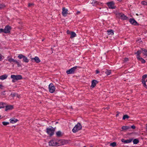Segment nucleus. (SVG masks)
<instances>
[{"label": "nucleus", "instance_id": "f257e3e1", "mask_svg": "<svg viewBox=\"0 0 147 147\" xmlns=\"http://www.w3.org/2000/svg\"><path fill=\"white\" fill-rule=\"evenodd\" d=\"M82 126L80 123H78L72 129V131L73 133H76L81 129Z\"/></svg>", "mask_w": 147, "mask_h": 147}, {"label": "nucleus", "instance_id": "f03ea898", "mask_svg": "<svg viewBox=\"0 0 147 147\" xmlns=\"http://www.w3.org/2000/svg\"><path fill=\"white\" fill-rule=\"evenodd\" d=\"M116 14L117 17L122 20H126L128 19V18L122 13H117Z\"/></svg>", "mask_w": 147, "mask_h": 147}, {"label": "nucleus", "instance_id": "7ed1b4c3", "mask_svg": "<svg viewBox=\"0 0 147 147\" xmlns=\"http://www.w3.org/2000/svg\"><path fill=\"white\" fill-rule=\"evenodd\" d=\"M47 132V134L50 136H53L55 131V129L51 127H47L46 129Z\"/></svg>", "mask_w": 147, "mask_h": 147}, {"label": "nucleus", "instance_id": "20e7f679", "mask_svg": "<svg viewBox=\"0 0 147 147\" xmlns=\"http://www.w3.org/2000/svg\"><path fill=\"white\" fill-rule=\"evenodd\" d=\"M18 57L19 59H23V61L24 62L28 63L29 62L28 59L26 57L22 54H19Z\"/></svg>", "mask_w": 147, "mask_h": 147}, {"label": "nucleus", "instance_id": "39448f33", "mask_svg": "<svg viewBox=\"0 0 147 147\" xmlns=\"http://www.w3.org/2000/svg\"><path fill=\"white\" fill-rule=\"evenodd\" d=\"M11 29V26L9 25L6 26L4 29H3V32L5 34L9 33L10 32Z\"/></svg>", "mask_w": 147, "mask_h": 147}, {"label": "nucleus", "instance_id": "423d86ee", "mask_svg": "<svg viewBox=\"0 0 147 147\" xmlns=\"http://www.w3.org/2000/svg\"><path fill=\"white\" fill-rule=\"evenodd\" d=\"M49 92L51 93H53L55 90V88L52 83H51L49 86Z\"/></svg>", "mask_w": 147, "mask_h": 147}, {"label": "nucleus", "instance_id": "0eeeda50", "mask_svg": "<svg viewBox=\"0 0 147 147\" xmlns=\"http://www.w3.org/2000/svg\"><path fill=\"white\" fill-rule=\"evenodd\" d=\"M77 68V66H75L69 70L66 71V73L68 74H73L74 73L75 71Z\"/></svg>", "mask_w": 147, "mask_h": 147}, {"label": "nucleus", "instance_id": "6e6552de", "mask_svg": "<svg viewBox=\"0 0 147 147\" xmlns=\"http://www.w3.org/2000/svg\"><path fill=\"white\" fill-rule=\"evenodd\" d=\"M11 78L13 80H19L22 79V76L20 75H12L11 76Z\"/></svg>", "mask_w": 147, "mask_h": 147}, {"label": "nucleus", "instance_id": "1a4fd4ad", "mask_svg": "<svg viewBox=\"0 0 147 147\" xmlns=\"http://www.w3.org/2000/svg\"><path fill=\"white\" fill-rule=\"evenodd\" d=\"M49 145L51 146H58V142H56L55 139H53L50 141Z\"/></svg>", "mask_w": 147, "mask_h": 147}, {"label": "nucleus", "instance_id": "9d476101", "mask_svg": "<svg viewBox=\"0 0 147 147\" xmlns=\"http://www.w3.org/2000/svg\"><path fill=\"white\" fill-rule=\"evenodd\" d=\"M107 5L110 9H114L115 8V3L113 1H111L107 3Z\"/></svg>", "mask_w": 147, "mask_h": 147}, {"label": "nucleus", "instance_id": "9b49d317", "mask_svg": "<svg viewBox=\"0 0 147 147\" xmlns=\"http://www.w3.org/2000/svg\"><path fill=\"white\" fill-rule=\"evenodd\" d=\"M129 22L130 24L134 25H138L137 22L134 19L130 18L129 19Z\"/></svg>", "mask_w": 147, "mask_h": 147}, {"label": "nucleus", "instance_id": "f8f14e48", "mask_svg": "<svg viewBox=\"0 0 147 147\" xmlns=\"http://www.w3.org/2000/svg\"><path fill=\"white\" fill-rule=\"evenodd\" d=\"M68 10L67 9H65L64 7H63L62 8V15L65 17L66 16H67V14L68 13Z\"/></svg>", "mask_w": 147, "mask_h": 147}, {"label": "nucleus", "instance_id": "ddd939ff", "mask_svg": "<svg viewBox=\"0 0 147 147\" xmlns=\"http://www.w3.org/2000/svg\"><path fill=\"white\" fill-rule=\"evenodd\" d=\"M67 141L64 140H59L58 142V146L64 145L66 144Z\"/></svg>", "mask_w": 147, "mask_h": 147}, {"label": "nucleus", "instance_id": "4468645a", "mask_svg": "<svg viewBox=\"0 0 147 147\" xmlns=\"http://www.w3.org/2000/svg\"><path fill=\"white\" fill-rule=\"evenodd\" d=\"M132 140L131 139L129 140H125L123 139H122L121 140V141L122 142L125 143H129L132 142Z\"/></svg>", "mask_w": 147, "mask_h": 147}, {"label": "nucleus", "instance_id": "2eb2a0df", "mask_svg": "<svg viewBox=\"0 0 147 147\" xmlns=\"http://www.w3.org/2000/svg\"><path fill=\"white\" fill-rule=\"evenodd\" d=\"M34 59V60L35 62L36 63H38L40 62V60L39 59V58L37 56L35 57L34 58H32L31 59V60Z\"/></svg>", "mask_w": 147, "mask_h": 147}, {"label": "nucleus", "instance_id": "dca6fc26", "mask_svg": "<svg viewBox=\"0 0 147 147\" xmlns=\"http://www.w3.org/2000/svg\"><path fill=\"white\" fill-rule=\"evenodd\" d=\"M13 106L11 105H9L5 106V111H7L11 110L13 109Z\"/></svg>", "mask_w": 147, "mask_h": 147}, {"label": "nucleus", "instance_id": "f3484780", "mask_svg": "<svg viewBox=\"0 0 147 147\" xmlns=\"http://www.w3.org/2000/svg\"><path fill=\"white\" fill-rule=\"evenodd\" d=\"M98 82L95 80H94L92 81L91 87L92 88H94L96 86Z\"/></svg>", "mask_w": 147, "mask_h": 147}, {"label": "nucleus", "instance_id": "a211bd4d", "mask_svg": "<svg viewBox=\"0 0 147 147\" xmlns=\"http://www.w3.org/2000/svg\"><path fill=\"white\" fill-rule=\"evenodd\" d=\"M93 6H95L97 5H100V3L98 2L96 0H93L91 3Z\"/></svg>", "mask_w": 147, "mask_h": 147}, {"label": "nucleus", "instance_id": "6ab92c4d", "mask_svg": "<svg viewBox=\"0 0 147 147\" xmlns=\"http://www.w3.org/2000/svg\"><path fill=\"white\" fill-rule=\"evenodd\" d=\"M9 121L11 123H14L18 121V120L17 119L15 118H13L10 119Z\"/></svg>", "mask_w": 147, "mask_h": 147}, {"label": "nucleus", "instance_id": "aec40b11", "mask_svg": "<svg viewBox=\"0 0 147 147\" xmlns=\"http://www.w3.org/2000/svg\"><path fill=\"white\" fill-rule=\"evenodd\" d=\"M9 62H10V63H11L12 62H13L14 63H16L17 61L13 59L12 58H8L7 60Z\"/></svg>", "mask_w": 147, "mask_h": 147}, {"label": "nucleus", "instance_id": "412c9836", "mask_svg": "<svg viewBox=\"0 0 147 147\" xmlns=\"http://www.w3.org/2000/svg\"><path fill=\"white\" fill-rule=\"evenodd\" d=\"M63 134L60 131H57L56 132V135L57 136L60 137L63 135Z\"/></svg>", "mask_w": 147, "mask_h": 147}, {"label": "nucleus", "instance_id": "4be33fe9", "mask_svg": "<svg viewBox=\"0 0 147 147\" xmlns=\"http://www.w3.org/2000/svg\"><path fill=\"white\" fill-rule=\"evenodd\" d=\"M7 75L5 74L0 76V79L2 80H5L7 77Z\"/></svg>", "mask_w": 147, "mask_h": 147}, {"label": "nucleus", "instance_id": "5701e85b", "mask_svg": "<svg viewBox=\"0 0 147 147\" xmlns=\"http://www.w3.org/2000/svg\"><path fill=\"white\" fill-rule=\"evenodd\" d=\"M113 30H109L107 31L108 35H113L114 34Z\"/></svg>", "mask_w": 147, "mask_h": 147}, {"label": "nucleus", "instance_id": "b1692460", "mask_svg": "<svg viewBox=\"0 0 147 147\" xmlns=\"http://www.w3.org/2000/svg\"><path fill=\"white\" fill-rule=\"evenodd\" d=\"M142 52L144 55L147 56V50L143 49H142Z\"/></svg>", "mask_w": 147, "mask_h": 147}, {"label": "nucleus", "instance_id": "393cba45", "mask_svg": "<svg viewBox=\"0 0 147 147\" xmlns=\"http://www.w3.org/2000/svg\"><path fill=\"white\" fill-rule=\"evenodd\" d=\"M70 34L71 36L70 37L71 38L74 37L76 36V34L75 32H71V33Z\"/></svg>", "mask_w": 147, "mask_h": 147}, {"label": "nucleus", "instance_id": "a878e982", "mask_svg": "<svg viewBox=\"0 0 147 147\" xmlns=\"http://www.w3.org/2000/svg\"><path fill=\"white\" fill-rule=\"evenodd\" d=\"M142 51H138L136 53L137 54V58H138L140 57V55L142 53Z\"/></svg>", "mask_w": 147, "mask_h": 147}, {"label": "nucleus", "instance_id": "bb28decb", "mask_svg": "<svg viewBox=\"0 0 147 147\" xmlns=\"http://www.w3.org/2000/svg\"><path fill=\"white\" fill-rule=\"evenodd\" d=\"M137 59L139 61H140L142 63H144L146 62V61L145 60H144L143 58L142 57H140V58H137Z\"/></svg>", "mask_w": 147, "mask_h": 147}, {"label": "nucleus", "instance_id": "cd10ccee", "mask_svg": "<svg viewBox=\"0 0 147 147\" xmlns=\"http://www.w3.org/2000/svg\"><path fill=\"white\" fill-rule=\"evenodd\" d=\"M5 106V104L3 102H0V109L4 108Z\"/></svg>", "mask_w": 147, "mask_h": 147}, {"label": "nucleus", "instance_id": "c85d7f7f", "mask_svg": "<svg viewBox=\"0 0 147 147\" xmlns=\"http://www.w3.org/2000/svg\"><path fill=\"white\" fill-rule=\"evenodd\" d=\"M130 127L128 126H123L122 127V129L124 130H126L130 128Z\"/></svg>", "mask_w": 147, "mask_h": 147}, {"label": "nucleus", "instance_id": "c756f323", "mask_svg": "<svg viewBox=\"0 0 147 147\" xmlns=\"http://www.w3.org/2000/svg\"><path fill=\"white\" fill-rule=\"evenodd\" d=\"M147 77V75L145 74L143 76L142 79V81H145V79Z\"/></svg>", "mask_w": 147, "mask_h": 147}, {"label": "nucleus", "instance_id": "7c9ffc66", "mask_svg": "<svg viewBox=\"0 0 147 147\" xmlns=\"http://www.w3.org/2000/svg\"><path fill=\"white\" fill-rule=\"evenodd\" d=\"M139 142V140L137 139H135L133 141V143L134 144H137Z\"/></svg>", "mask_w": 147, "mask_h": 147}, {"label": "nucleus", "instance_id": "2f4dec72", "mask_svg": "<svg viewBox=\"0 0 147 147\" xmlns=\"http://www.w3.org/2000/svg\"><path fill=\"white\" fill-rule=\"evenodd\" d=\"M129 118V117L127 115H124L123 117V119L125 120V119H128Z\"/></svg>", "mask_w": 147, "mask_h": 147}, {"label": "nucleus", "instance_id": "473e14b6", "mask_svg": "<svg viewBox=\"0 0 147 147\" xmlns=\"http://www.w3.org/2000/svg\"><path fill=\"white\" fill-rule=\"evenodd\" d=\"M142 82L143 84V86L146 88H147V86L146 84V81H142Z\"/></svg>", "mask_w": 147, "mask_h": 147}, {"label": "nucleus", "instance_id": "72a5a7b5", "mask_svg": "<svg viewBox=\"0 0 147 147\" xmlns=\"http://www.w3.org/2000/svg\"><path fill=\"white\" fill-rule=\"evenodd\" d=\"M111 70H107L105 72V73L107 75H109L111 74Z\"/></svg>", "mask_w": 147, "mask_h": 147}, {"label": "nucleus", "instance_id": "f704fd0d", "mask_svg": "<svg viewBox=\"0 0 147 147\" xmlns=\"http://www.w3.org/2000/svg\"><path fill=\"white\" fill-rule=\"evenodd\" d=\"M116 143L115 142H113L112 143H111L110 145L111 146H112V147H115L116 146Z\"/></svg>", "mask_w": 147, "mask_h": 147}, {"label": "nucleus", "instance_id": "c9c22d12", "mask_svg": "<svg viewBox=\"0 0 147 147\" xmlns=\"http://www.w3.org/2000/svg\"><path fill=\"white\" fill-rule=\"evenodd\" d=\"M2 123L3 124V125H8L9 124V122L5 121H3L2 122Z\"/></svg>", "mask_w": 147, "mask_h": 147}, {"label": "nucleus", "instance_id": "e433bc0d", "mask_svg": "<svg viewBox=\"0 0 147 147\" xmlns=\"http://www.w3.org/2000/svg\"><path fill=\"white\" fill-rule=\"evenodd\" d=\"M141 4L143 5H147V2L143 1L141 2Z\"/></svg>", "mask_w": 147, "mask_h": 147}, {"label": "nucleus", "instance_id": "4c0bfd02", "mask_svg": "<svg viewBox=\"0 0 147 147\" xmlns=\"http://www.w3.org/2000/svg\"><path fill=\"white\" fill-rule=\"evenodd\" d=\"M16 63L17 64L18 67H20L21 66L20 64V63L18 61L16 62Z\"/></svg>", "mask_w": 147, "mask_h": 147}, {"label": "nucleus", "instance_id": "58836bf2", "mask_svg": "<svg viewBox=\"0 0 147 147\" xmlns=\"http://www.w3.org/2000/svg\"><path fill=\"white\" fill-rule=\"evenodd\" d=\"M3 56L1 54H0V61H1L2 59H3Z\"/></svg>", "mask_w": 147, "mask_h": 147}, {"label": "nucleus", "instance_id": "ea45409f", "mask_svg": "<svg viewBox=\"0 0 147 147\" xmlns=\"http://www.w3.org/2000/svg\"><path fill=\"white\" fill-rule=\"evenodd\" d=\"M71 32L69 30H67V33L68 34H71Z\"/></svg>", "mask_w": 147, "mask_h": 147}, {"label": "nucleus", "instance_id": "a19ab883", "mask_svg": "<svg viewBox=\"0 0 147 147\" xmlns=\"http://www.w3.org/2000/svg\"><path fill=\"white\" fill-rule=\"evenodd\" d=\"M4 88V86L2 84H0V88L3 89Z\"/></svg>", "mask_w": 147, "mask_h": 147}, {"label": "nucleus", "instance_id": "79ce46f5", "mask_svg": "<svg viewBox=\"0 0 147 147\" xmlns=\"http://www.w3.org/2000/svg\"><path fill=\"white\" fill-rule=\"evenodd\" d=\"M33 5V3H29L28 5V6L29 7H30L31 6H32Z\"/></svg>", "mask_w": 147, "mask_h": 147}, {"label": "nucleus", "instance_id": "37998d69", "mask_svg": "<svg viewBox=\"0 0 147 147\" xmlns=\"http://www.w3.org/2000/svg\"><path fill=\"white\" fill-rule=\"evenodd\" d=\"M131 127L133 129H135L136 128L135 126L134 125H132L131 126Z\"/></svg>", "mask_w": 147, "mask_h": 147}, {"label": "nucleus", "instance_id": "c03bdc74", "mask_svg": "<svg viewBox=\"0 0 147 147\" xmlns=\"http://www.w3.org/2000/svg\"><path fill=\"white\" fill-rule=\"evenodd\" d=\"M3 7V6L2 4H0V9L2 8Z\"/></svg>", "mask_w": 147, "mask_h": 147}, {"label": "nucleus", "instance_id": "a18cd8bd", "mask_svg": "<svg viewBox=\"0 0 147 147\" xmlns=\"http://www.w3.org/2000/svg\"><path fill=\"white\" fill-rule=\"evenodd\" d=\"M3 32V29L1 28L0 29V33Z\"/></svg>", "mask_w": 147, "mask_h": 147}, {"label": "nucleus", "instance_id": "49530a36", "mask_svg": "<svg viewBox=\"0 0 147 147\" xmlns=\"http://www.w3.org/2000/svg\"><path fill=\"white\" fill-rule=\"evenodd\" d=\"M16 94H11V95L12 96H14L16 95Z\"/></svg>", "mask_w": 147, "mask_h": 147}, {"label": "nucleus", "instance_id": "de8ad7c7", "mask_svg": "<svg viewBox=\"0 0 147 147\" xmlns=\"http://www.w3.org/2000/svg\"><path fill=\"white\" fill-rule=\"evenodd\" d=\"M96 74H98L99 73V71L98 70H96Z\"/></svg>", "mask_w": 147, "mask_h": 147}, {"label": "nucleus", "instance_id": "09e8293b", "mask_svg": "<svg viewBox=\"0 0 147 147\" xmlns=\"http://www.w3.org/2000/svg\"><path fill=\"white\" fill-rule=\"evenodd\" d=\"M80 13V11H77V14H79Z\"/></svg>", "mask_w": 147, "mask_h": 147}, {"label": "nucleus", "instance_id": "8fccbe9b", "mask_svg": "<svg viewBox=\"0 0 147 147\" xmlns=\"http://www.w3.org/2000/svg\"><path fill=\"white\" fill-rule=\"evenodd\" d=\"M128 60V58H126L125 59V61H127Z\"/></svg>", "mask_w": 147, "mask_h": 147}, {"label": "nucleus", "instance_id": "3c124183", "mask_svg": "<svg viewBox=\"0 0 147 147\" xmlns=\"http://www.w3.org/2000/svg\"><path fill=\"white\" fill-rule=\"evenodd\" d=\"M118 115H119L118 114H117L116 115V117H117V116H118Z\"/></svg>", "mask_w": 147, "mask_h": 147}, {"label": "nucleus", "instance_id": "603ef678", "mask_svg": "<svg viewBox=\"0 0 147 147\" xmlns=\"http://www.w3.org/2000/svg\"><path fill=\"white\" fill-rule=\"evenodd\" d=\"M106 109H109V107H107V108H106Z\"/></svg>", "mask_w": 147, "mask_h": 147}, {"label": "nucleus", "instance_id": "864d4df0", "mask_svg": "<svg viewBox=\"0 0 147 147\" xmlns=\"http://www.w3.org/2000/svg\"><path fill=\"white\" fill-rule=\"evenodd\" d=\"M117 1H121V0H117Z\"/></svg>", "mask_w": 147, "mask_h": 147}, {"label": "nucleus", "instance_id": "5fc2aeb1", "mask_svg": "<svg viewBox=\"0 0 147 147\" xmlns=\"http://www.w3.org/2000/svg\"><path fill=\"white\" fill-rule=\"evenodd\" d=\"M145 81H146V82L147 81V79H146V80H145Z\"/></svg>", "mask_w": 147, "mask_h": 147}, {"label": "nucleus", "instance_id": "6e6d98bb", "mask_svg": "<svg viewBox=\"0 0 147 147\" xmlns=\"http://www.w3.org/2000/svg\"><path fill=\"white\" fill-rule=\"evenodd\" d=\"M146 129L147 130V125L146 126Z\"/></svg>", "mask_w": 147, "mask_h": 147}, {"label": "nucleus", "instance_id": "4d7b16f0", "mask_svg": "<svg viewBox=\"0 0 147 147\" xmlns=\"http://www.w3.org/2000/svg\"><path fill=\"white\" fill-rule=\"evenodd\" d=\"M56 123H57V122H56Z\"/></svg>", "mask_w": 147, "mask_h": 147}]
</instances>
